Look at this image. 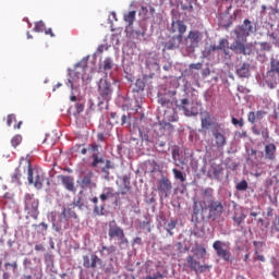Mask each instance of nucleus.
Here are the masks:
<instances>
[{"label":"nucleus","instance_id":"obj_1","mask_svg":"<svg viewBox=\"0 0 279 279\" xmlns=\"http://www.w3.org/2000/svg\"><path fill=\"white\" fill-rule=\"evenodd\" d=\"M204 210H209V217H219L223 213V204L219 201H198L196 197L193 198V214L199 215Z\"/></svg>","mask_w":279,"mask_h":279},{"label":"nucleus","instance_id":"obj_2","mask_svg":"<svg viewBox=\"0 0 279 279\" xmlns=\"http://www.w3.org/2000/svg\"><path fill=\"white\" fill-rule=\"evenodd\" d=\"M108 236L110 241H113L114 239L118 241L120 250H125V247L129 245L128 238H125V232L123 229H121V227L117 226L116 221L109 223Z\"/></svg>","mask_w":279,"mask_h":279},{"label":"nucleus","instance_id":"obj_3","mask_svg":"<svg viewBox=\"0 0 279 279\" xmlns=\"http://www.w3.org/2000/svg\"><path fill=\"white\" fill-rule=\"evenodd\" d=\"M112 84L107 78H100L98 82L99 105L110 101L112 99Z\"/></svg>","mask_w":279,"mask_h":279},{"label":"nucleus","instance_id":"obj_4","mask_svg":"<svg viewBox=\"0 0 279 279\" xmlns=\"http://www.w3.org/2000/svg\"><path fill=\"white\" fill-rule=\"evenodd\" d=\"M24 204H25V207H24L25 213H27V215H29V217H32L33 219H38L39 202L34 196V194H26L24 197Z\"/></svg>","mask_w":279,"mask_h":279},{"label":"nucleus","instance_id":"obj_5","mask_svg":"<svg viewBox=\"0 0 279 279\" xmlns=\"http://www.w3.org/2000/svg\"><path fill=\"white\" fill-rule=\"evenodd\" d=\"M27 179L29 184H34L35 189L40 191L43 189V184H45V173L32 169V165L28 162L27 166Z\"/></svg>","mask_w":279,"mask_h":279},{"label":"nucleus","instance_id":"obj_6","mask_svg":"<svg viewBox=\"0 0 279 279\" xmlns=\"http://www.w3.org/2000/svg\"><path fill=\"white\" fill-rule=\"evenodd\" d=\"M211 134L214 136L213 147H216L218 151H223V148L228 145V140L226 138L221 126L216 124L211 130Z\"/></svg>","mask_w":279,"mask_h":279},{"label":"nucleus","instance_id":"obj_7","mask_svg":"<svg viewBox=\"0 0 279 279\" xmlns=\"http://www.w3.org/2000/svg\"><path fill=\"white\" fill-rule=\"evenodd\" d=\"M175 106L178 110H182L185 117H195L199 114V110L195 108V105L189 98H183L180 100V102L177 100Z\"/></svg>","mask_w":279,"mask_h":279},{"label":"nucleus","instance_id":"obj_8","mask_svg":"<svg viewBox=\"0 0 279 279\" xmlns=\"http://www.w3.org/2000/svg\"><path fill=\"white\" fill-rule=\"evenodd\" d=\"M172 189L173 184L171 183V180H169V178L161 177L159 180H157V191L160 197H169V195H171Z\"/></svg>","mask_w":279,"mask_h":279},{"label":"nucleus","instance_id":"obj_9","mask_svg":"<svg viewBox=\"0 0 279 279\" xmlns=\"http://www.w3.org/2000/svg\"><path fill=\"white\" fill-rule=\"evenodd\" d=\"M186 267H190L192 271H195V274H204L205 271H208L213 269V266L210 265H202L199 262L193 257V255H189L186 258Z\"/></svg>","mask_w":279,"mask_h":279},{"label":"nucleus","instance_id":"obj_10","mask_svg":"<svg viewBox=\"0 0 279 279\" xmlns=\"http://www.w3.org/2000/svg\"><path fill=\"white\" fill-rule=\"evenodd\" d=\"M256 32V28L254 27V24H252V21L244 20L243 24L234 29V34L238 38H241V36H250L251 34H254Z\"/></svg>","mask_w":279,"mask_h":279},{"label":"nucleus","instance_id":"obj_11","mask_svg":"<svg viewBox=\"0 0 279 279\" xmlns=\"http://www.w3.org/2000/svg\"><path fill=\"white\" fill-rule=\"evenodd\" d=\"M175 95L177 92L175 90H170L167 94H163L162 96L159 97L158 99V104L162 107V108H173V106H175Z\"/></svg>","mask_w":279,"mask_h":279},{"label":"nucleus","instance_id":"obj_12","mask_svg":"<svg viewBox=\"0 0 279 279\" xmlns=\"http://www.w3.org/2000/svg\"><path fill=\"white\" fill-rule=\"evenodd\" d=\"M223 245H226V243L217 240L214 242L213 247H214L215 252L217 253V256L228 263V260H230V258H232V254L230 253V251L228 248H223Z\"/></svg>","mask_w":279,"mask_h":279},{"label":"nucleus","instance_id":"obj_13","mask_svg":"<svg viewBox=\"0 0 279 279\" xmlns=\"http://www.w3.org/2000/svg\"><path fill=\"white\" fill-rule=\"evenodd\" d=\"M169 32L170 34H178L177 36L183 38L184 34H186V24L182 20L172 21Z\"/></svg>","mask_w":279,"mask_h":279},{"label":"nucleus","instance_id":"obj_14","mask_svg":"<svg viewBox=\"0 0 279 279\" xmlns=\"http://www.w3.org/2000/svg\"><path fill=\"white\" fill-rule=\"evenodd\" d=\"M203 35L202 32L199 31H190L187 37H186V43H190L189 48L190 49H195L197 45L202 41Z\"/></svg>","mask_w":279,"mask_h":279},{"label":"nucleus","instance_id":"obj_15","mask_svg":"<svg viewBox=\"0 0 279 279\" xmlns=\"http://www.w3.org/2000/svg\"><path fill=\"white\" fill-rule=\"evenodd\" d=\"M99 264H101V258L95 254H92L90 257L88 255L83 256V267L86 269H96Z\"/></svg>","mask_w":279,"mask_h":279},{"label":"nucleus","instance_id":"obj_16","mask_svg":"<svg viewBox=\"0 0 279 279\" xmlns=\"http://www.w3.org/2000/svg\"><path fill=\"white\" fill-rule=\"evenodd\" d=\"M93 178H95V173L92 171L87 172L83 175L80 185L82 189H97V183L93 181Z\"/></svg>","mask_w":279,"mask_h":279},{"label":"nucleus","instance_id":"obj_17","mask_svg":"<svg viewBox=\"0 0 279 279\" xmlns=\"http://www.w3.org/2000/svg\"><path fill=\"white\" fill-rule=\"evenodd\" d=\"M59 180L61 184L64 186L66 191L70 193H75V179L71 175H59Z\"/></svg>","mask_w":279,"mask_h":279},{"label":"nucleus","instance_id":"obj_18","mask_svg":"<svg viewBox=\"0 0 279 279\" xmlns=\"http://www.w3.org/2000/svg\"><path fill=\"white\" fill-rule=\"evenodd\" d=\"M182 36H173L169 39L168 43H166L165 49H167L168 51L178 49V47H180V45L182 44Z\"/></svg>","mask_w":279,"mask_h":279},{"label":"nucleus","instance_id":"obj_19","mask_svg":"<svg viewBox=\"0 0 279 279\" xmlns=\"http://www.w3.org/2000/svg\"><path fill=\"white\" fill-rule=\"evenodd\" d=\"M117 193L114 192V187L106 186L102 189V193L99 195L100 202H108V199H112Z\"/></svg>","mask_w":279,"mask_h":279},{"label":"nucleus","instance_id":"obj_20","mask_svg":"<svg viewBox=\"0 0 279 279\" xmlns=\"http://www.w3.org/2000/svg\"><path fill=\"white\" fill-rule=\"evenodd\" d=\"M146 68L153 72L160 71V63L158 62V58L153 56L148 57L146 60Z\"/></svg>","mask_w":279,"mask_h":279},{"label":"nucleus","instance_id":"obj_21","mask_svg":"<svg viewBox=\"0 0 279 279\" xmlns=\"http://www.w3.org/2000/svg\"><path fill=\"white\" fill-rule=\"evenodd\" d=\"M201 123H202L203 130H210V128H213V125H214L213 118L210 117V113H208V112L203 113L202 118H201Z\"/></svg>","mask_w":279,"mask_h":279},{"label":"nucleus","instance_id":"obj_22","mask_svg":"<svg viewBox=\"0 0 279 279\" xmlns=\"http://www.w3.org/2000/svg\"><path fill=\"white\" fill-rule=\"evenodd\" d=\"M266 160H276V144H268L265 146Z\"/></svg>","mask_w":279,"mask_h":279},{"label":"nucleus","instance_id":"obj_23","mask_svg":"<svg viewBox=\"0 0 279 279\" xmlns=\"http://www.w3.org/2000/svg\"><path fill=\"white\" fill-rule=\"evenodd\" d=\"M93 204H95L94 206V215H97L98 217H102V215H105L104 210H106V204L102 205H97L99 202V198H97V196H95L94 198H92Z\"/></svg>","mask_w":279,"mask_h":279},{"label":"nucleus","instance_id":"obj_24","mask_svg":"<svg viewBox=\"0 0 279 279\" xmlns=\"http://www.w3.org/2000/svg\"><path fill=\"white\" fill-rule=\"evenodd\" d=\"M236 75L239 77H250V64L243 63L242 65L238 66Z\"/></svg>","mask_w":279,"mask_h":279},{"label":"nucleus","instance_id":"obj_25","mask_svg":"<svg viewBox=\"0 0 279 279\" xmlns=\"http://www.w3.org/2000/svg\"><path fill=\"white\" fill-rule=\"evenodd\" d=\"M231 49H233V51H235L236 53H243V56H247V49L245 48V44L236 40L233 46L231 47Z\"/></svg>","mask_w":279,"mask_h":279},{"label":"nucleus","instance_id":"obj_26","mask_svg":"<svg viewBox=\"0 0 279 279\" xmlns=\"http://www.w3.org/2000/svg\"><path fill=\"white\" fill-rule=\"evenodd\" d=\"M192 254H194V256H197V258H204L206 256V247L199 244H195V247L192 248Z\"/></svg>","mask_w":279,"mask_h":279},{"label":"nucleus","instance_id":"obj_27","mask_svg":"<svg viewBox=\"0 0 279 279\" xmlns=\"http://www.w3.org/2000/svg\"><path fill=\"white\" fill-rule=\"evenodd\" d=\"M215 195V191L213 190V187H206L205 190H203V202H206V204H209L210 201H214L213 197Z\"/></svg>","mask_w":279,"mask_h":279},{"label":"nucleus","instance_id":"obj_28","mask_svg":"<svg viewBox=\"0 0 279 279\" xmlns=\"http://www.w3.org/2000/svg\"><path fill=\"white\" fill-rule=\"evenodd\" d=\"M61 217L68 221V219H77V214L73 209L66 207L62 210Z\"/></svg>","mask_w":279,"mask_h":279},{"label":"nucleus","instance_id":"obj_29","mask_svg":"<svg viewBox=\"0 0 279 279\" xmlns=\"http://www.w3.org/2000/svg\"><path fill=\"white\" fill-rule=\"evenodd\" d=\"M246 218H247V216L245 215V213H243V210H241L240 213L234 214V216L232 217V220L234 221V223L236 226H241L243 223V221H245Z\"/></svg>","mask_w":279,"mask_h":279},{"label":"nucleus","instance_id":"obj_30","mask_svg":"<svg viewBox=\"0 0 279 279\" xmlns=\"http://www.w3.org/2000/svg\"><path fill=\"white\" fill-rule=\"evenodd\" d=\"M213 174L208 172L209 178H215V180H219L221 173H223V168L221 166H213L211 167Z\"/></svg>","mask_w":279,"mask_h":279},{"label":"nucleus","instance_id":"obj_31","mask_svg":"<svg viewBox=\"0 0 279 279\" xmlns=\"http://www.w3.org/2000/svg\"><path fill=\"white\" fill-rule=\"evenodd\" d=\"M123 184H124V187L120 191V193H116V195H128V193H130V179L128 177H124L123 178Z\"/></svg>","mask_w":279,"mask_h":279},{"label":"nucleus","instance_id":"obj_32","mask_svg":"<svg viewBox=\"0 0 279 279\" xmlns=\"http://www.w3.org/2000/svg\"><path fill=\"white\" fill-rule=\"evenodd\" d=\"M21 178L23 174L21 173V167H19L11 177L13 184H21Z\"/></svg>","mask_w":279,"mask_h":279},{"label":"nucleus","instance_id":"obj_33","mask_svg":"<svg viewBox=\"0 0 279 279\" xmlns=\"http://www.w3.org/2000/svg\"><path fill=\"white\" fill-rule=\"evenodd\" d=\"M172 173L175 180H180V182H186V174H184V172L173 168Z\"/></svg>","mask_w":279,"mask_h":279},{"label":"nucleus","instance_id":"obj_34","mask_svg":"<svg viewBox=\"0 0 279 279\" xmlns=\"http://www.w3.org/2000/svg\"><path fill=\"white\" fill-rule=\"evenodd\" d=\"M135 19H136V11H131V12L124 14V21H125V23H129V25H134Z\"/></svg>","mask_w":279,"mask_h":279},{"label":"nucleus","instance_id":"obj_35","mask_svg":"<svg viewBox=\"0 0 279 279\" xmlns=\"http://www.w3.org/2000/svg\"><path fill=\"white\" fill-rule=\"evenodd\" d=\"M112 66H114V63H112V60L110 58H106L102 62L104 71H110L112 70Z\"/></svg>","mask_w":279,"mask_h":279},{"label":"nucleus","instance_id":"obj_36","mask_svg":"<svg viewBox=\"0 0 279 279\" xmlns=\"http://www.w3.org/2000/svg\"><path fill=\"white\" fill-rule=\"evenodd\" d=\"M23 143V136L21 135H14L11 140L12 147H19V145Z\"/></svg>","mask_w":279,"mask_h":279},{"label":"nucleus","instance_id":"obj_37","mask_svg":"<svg viewBox=\"0 0 279 279\" xmlns=\"http://www.w3.org/2000/svg\"><path fill=\"white\" fill-rule=\"evenodd\" d=\"M228 45H230L228 39L222 38V39H220L218 47H219L220 51H225V53H228V51H227Z\"/></svg>","mask_w":279,"mask_h":279},{"label":"nucleus","instance_id":"obj_38","mask_svg":"<svg viewBox=\"0 0 279 279\" xmlns=\"http://www.w3.org/2000/svg\"><path fill=\"white\" fill-rule=\"evenodd\" d=\"M178 226V220H171L168 225H167V232L170 234V236H173V233L171 232V230H175V227Z\"/></svg>","mask_w":279,"mask_h":279},{"label":"nucleus","instance_id":"obj_39","mask_svg":"<svg viewBox=\"0 0 279 279\" xmlns=\"http://www.w3.org/2000/svg\"><path fill=\"white\" fill-rule=\"evenodd\" d=\"M258 45H259L260 51H271V49H272L271 44H269L267 41H262Z\"/></svg>","mask_w":279,"mask_h":279},{"label":"nucleus","instance_id":"obj_40","mask_svg":"<svg viewBox=\"0 0 279 279\" xmlns=\"http://www.w3.org/2000/svg\"><path fill=\"white\" fill-rule=\"evenodd\" d=\"M92 158H93L92 167H97V165H100L104 162V158H99V155L97 154H93Z\"/></svg>","mask_w":279,"mask_h":279},{"label":"nucleus","instance_id":"obj_41","mask_svg":"<svg viewBox=\"0 0 279 279\" xmlns=\"http://www.w3.org/2000/svg\"><path fill=\"white\" fill-rule=\"evenodd\" d=\"M236 191H247V181L242 180L240 183L235 186Z\"/></svg>","mask_w":279,"mask_h":279},{"label":"nucleus","instance_id":"obj_42","mask_svg":"<svg viewBox=\"0 0 279 279\" xmlns=\"http://www.w3.org/2000/svg\"><path fill=\"white\" fill-rule=\"evenodd\" d=\"M140 228L142 230H147V232H151V225L149 223V221L141 222Z\"/></svg>","mask_w":279,"mask_h":279},{"label":"nucleus","instance_id":"obj_43","mask_svg":"<svg viewBox=\"0 0 279 279\" xmlns=\"http://www.w3.org/2000/svg\"><path fill=\"white\" fill-rule=\"evenodd\" d=\"M34 32H45V23L37 22L34 27Z\"/></svg>","mask_w":279,"mask_h":279},{"label":"nucleus","instance_id":"obj_44","mask_svg":"<svg viewBox=\"0 0 279 279\" xmlns=\"http://www.w3.org/2000/svg\"><path fill=\"white\" fill-rule=\"evenodd\" d=\"M247 121H248L250 123H256V121H257V119H256V112H254V111L248 112V114H247Z\"/></svg>","mask_w":279,"mask_h":279},{"label":"nucleus","instance_id":"obj_45","mask_svg":"<svg viewBox=\"0 0 279 279\" xmlns=\"http://www.w3.org/2000/svg\"><path fill=\"white\" fill-rule=\"evenodd\" d=\"M14 122H16V116L9 114L7 118V125L10 128Z\"/></svg>","mask_w":279,"mask_h":279},{"label":"nucleus","instance_id":"obj_46","mask_svg":"<svg viewBox=\"0 0 279 279\" xmlns=\"http://www.w3.org/2000/svg\"><path fill=\"white\" fill-rule=\"evenodd\" d=\"M231 123L233 125H239V128H243L244 125L243 118H241L240 120L236 118H232Z\"/></svg>","mask_w":279,"mask_h":279},{"label":"nucleus","instance_id":"obj_47","mask_svg":"<svg viewBox=\"0 0 279 279\" xmlns=\"http://www.w3.org/2000/svg\"><path fill=\"white\" fill-rule=\"evenodd\" d=\"M260 134H262L264 141H268L269 140V129L263 128Z\"/></svg>","mask_w":279,"mask_h":279},{"label":"nucleus","instance_id":"obj_48","mask_svg":"<svg viewBox=\"0 0 279 279\" xmlns=\"http://www.w3.org/2000/svg\"><path fill=\"white\" fill-rule=\"evenodd\" d=\"M110 169H112V161H110V160H107L106 161V166L102 168V171H104V173H109L108 171H110Z\"/></svg>","mask_w":279,"mask_h":279},{"label":"nucleus","instance_id":"obj_49","mask_svg":"<svg viewBox=\"0 0 279 279\" xmlns=\"http://www.w3.org/2000/svg\"><path fill=\"white\" fill-rule=\"evenodd\" d=\"M75 109H76L77 114H82V111L84 110V104L76 102Z\"/></svg>","mask_w":279,"mask_h":279},{"label":"nucleus","instance_id":"obj_50","mask_svg":"<svg viewBox=\"0 0 279 279\" xmlns=\"http://www.w3.org/2000/svg\"><path fill=\"white\" fill-rule=\"evenodd\" d=\"M45 34L46 36H50V38H56V34H53V29L51 28H46Z\"/></svg>","mask_w":279,"mask_h":279},{"label":"nucleus","instance_id":"obj_51","mask_svg":"<svg viewBox=\"0 0 279 279\" xmlns=\"http://www.w3.org/2000/svg\"><path fill=\"white\" fill-rule=\"evenodd\" d=\"M268 36L275 45H276V43H278V35H276V33H270V34H268Z\"/></svg>","mask_w":279,"mask_h":279},{"label":"nucleus","instance_id":"obj_52","mask_svg":"<svg viewBox=\"0 0 279 279\" xmlns=\"http://www.w3.org/2000/svg\"><path fill=\"white\" fill-rule=\"evenodd\" d=\"M190 69H194L195 71H199L202 69V63H192Z\"/></svg>","mask_w":279,"mask_h":279},{"label":"nucleus","instance_id":"obj_53","mask_svg":"<svg viewBox=\"0 0 279 279\" xmlns=\"http://www.w3.org/2000/svg\"><path fill=\"white\" fill-rule=\"evenodd\" d=\"M255 117H256L257 121H260V119H263V117H265V111L255 112Z\"/></svg>","mask_w":279,"mask_h":279},{"label":"nucleus","instance_id":"obj_54","mask_svg":"<svg viewBox=\"0 0 279 279\" xmlns=\"http://www.w3.org/2000/svg\"><path fill=\"white\" fill-rule=\"evenodd\" d=\"M36 252H45V246L43 244L35 245Z\"/></svg>","mask_w":279,"mask_h":279},{"label":"nucleus","instance_id":"obj_55","mask_svg":"<svg viewBox=\"0 0 279 279\" xmlns=\"http://www.w3.org/2000/svg\"><path fill=\"white\" fill-rule=\"evenodd\" d=\"M89 147H90L92 151H99V145H97L95 143L90 144Z\"/></svg>","mask_w":279,"mask_h":279},{"label":"nucleus","instance_id":"obj_56","mask_svg":"<svg viewBox=\"0 0 279 279\" xmlns=\"http://www.w3.org/2000/svg\"><path fill=\"white\" fill-rule=\"evenodd\" d=\"M4 267H12L13 269H16L19 265L16 264V262H14L13 264L5 263Z\"/></svg>","mask_w":279,"mask_h":279},{"label":"nucleus","instance_id":"obj_57","mask_svg":"<svg viewBox=\"0 0 279 279\" xmlns=\"http://www.w3.org/2000/svg\"><path fill=\"white\" fill-rule=\"evenodd\" d=\"M252 132H253V134H255V136H260V134H262V131H259V130L256 129V128H253V129H252Z\"/></svg>","mask_w":279,"mask_h":279},{"label":"nucleus","instance_id":"obj_58","mask_svg":"<svg viewBox=\"0 0 279 279\" xmlns=\"http://www.w3.org/2000/svg\"><path fill=\"white\" fill-rule=\"evenodd\" d=\"M274 230H276L277 232H279V218L277 219L276 222H274Z\"/></svg>","mask_w":279,"mask_h":279},{"label":"nucleus","instance_id":"obj_59","mask_svg":"<svg viewBox=\"0 0 279 279\" xmlns=\"http://www.w3.org/2000/svg\"><path fill=\"white\" fill-rule=\"evenodd\" d=\"M106 49V46H104V45H100V46H98V48H97V52L98 53H104V50Z\"/></svg>","mask_w":279,"mask_h":279},{"label":"nucleus","instance_id":"obj_60","mask_svg":"<svg viewBox=\"0 0 279 279\" xmlns=\"http://www.w3.org/2000/svg\"><path fill=\"white\" fill-rule=\"evenodd\" d=\"M177 156H180V150H178V149L174 148V149L172 150V158L175 159Z\"/></svg>","mask_w":279,"mask_h":279},{"label":"nucleus","instance_id":"obj_61","mask_svg":"<svg viewBox=\"0 0 279 279\" xmlns=\"http://www.w3.org/2000/svg\"><path fill=\"white\" fill-rule=\"evenodd\" d=\"M125 121H128V116L126 114H123L121 117V125H125Z\"/></svg>","mask_w":279,"mask_h":279},{"label":"nucleus","instance_id":"obj_62","mask_svg":"<svg viewBox=\"0 0 279 279\" xmlns=\"http://www.w3.org/2000/svg\"><path fill=\"white\" fill-rule=\"evenodd\" d=\"M169 121H172V122L178 121V114L174 113V114L169 119Z\"/></svg>","mask_w":279,"mask_h":279},{"label":"nucleus","instance_id":"obj_63","mask_svg":"<svg viewBox=\"0 0 279 279\" xmlns=\"http://www.w3.org/2000/svg\"><path fill=\"white\" fill-rule=\"evenodd\" d=\"M75 75L80 78V65L75 68Z\"/></svg>","mask_w":279,"mask_h":279},{"label":"nucleus","instance_id":"obj_64","mask_svg":"<svg viewBox=\"0 0 279 279\" xmlns=\"http://www.w3.org/2000/svg\"><path fill=\"white\" fill-rule=\"evenodd\" d=\"M256 154H257L256 149H251L250 156H256Z\"/></svg>","mask_w":279,"mask_h":279}]
</instances>
